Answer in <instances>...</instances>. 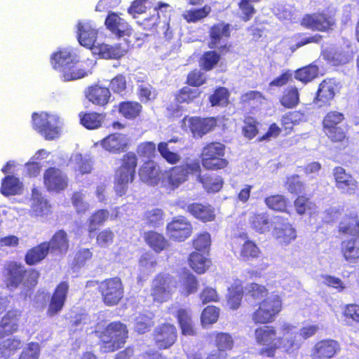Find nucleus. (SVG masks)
I'll return each instance as SVG.
<instances>
[{"mask_svg": "<svg viewBox=\"0 0 359 359\" xmlns=\"http://www.w3.org/2000/svg\"><path fill=\"white\" fill-rule=\"evenodd\" d=\"M214 339V345L218 351L226 353L233 347V340L231 334L226 332H215L210 335Z\"/></svg>", "mask_w": 359, "mask_h": 359, "instance_id": "6e6d98bb", "label": "nucleus"}, {"mask_svg": "<svg viewBox=\"0 0 359 359\" xmlns=\"http://www.w3.org/2000/svg\"><path fill=\"white\" fill-rule=\"evenodd\" d=\"M201 172L198 161L189 160L171 167L167 172L166 180L169 188L175 190L181 184L188 181L189 175H196Z\"/></svg>", "mask_w": 359, "mask_h": 359, "instance_id": "9d476101", "label": "nucleus"}, {"mask_svg": "<svg viewBox=\"0 0 359 359\" xmlns=\"http://www.w3.org/2000/svg\"><path fill=\"white\" fill-rule=\"evenodd\" d=\"M127 81L126 76L118 74L112 78L109 83V88L115 94L124 96L127 93Z\"/></svg>", "mask_w": 359, "mask_h": 359, "instance_id": "338daca9", "label": "nucleus"}, {"mask_svg": "<svg viewBox=\"0 0 359 359\" xmlns=\"http://www.w3.org/2000/svg\"><path fill=\"white\" fill-rule=\"evenodd\" d=\"M245 290L246 296L254 302L261 301L269 296V290L266 286L255 282L248 284Z\"/></svg>", "mask_w": 359, "mask_h": 359, "instance_id": "052dcab7", "label": "nucleus"}, {"mask_svg": "<svg viewBox=\"0 0 359 359\" xmlns=\"http://www.w3.org/2000/svg\"><path fill=\"white\" fill-rule=\"evenodd\" d=\"M251 227L257 232L263 233L269 230L270 219L266 212H257L250 220Z\"/></svg>", "mask_w": 359, "mask_h": 359, "instance_id": "bf43d9fd", "label": "nucleus"}, {"mask_svg": "<svg viewBox=\"0 0 359 359\" xmlns=\"http://www.w3.org/2000/svg\"><path fill=\"white\" fill-rule=\"evenodd\" d=\"M109 217V212L107 209H99L94 211L88 218V232L91 237L98 227L102 226Z\"/></svg>", "mask_w": 359, "mask_h": 359, "instance_id": "c03bdc74", "label": "nucleus"}, {"mask_svg": "<svg viewBox=\"0 0 359 359\" xmlns=\"http://www.w3.org/2000/svg\"><path fill=\"white\" fill-rule=\"evenodd\" d=\"M145 243L156 253L167 250L170 245L165 236L154 230L145 231L143 234Z\"/></svg>", "mask_w": 359, "mask_h": 359, "instance_id": "c85d7f7f", "label": "nucleus"}, {"mask_svg": "<svg viewBox=\"0 0 359 359\" xmlns=\"http://www.w3.org/2000/svg\"><path fill=\"white\" fill-rule=\"evenodd\" d=\"M229 92L225 87L217 88L209 96L208 100L212 107L226 106L229 103Z\"/></svg>", "mask_w": 359, "mask_h": 359, "instance_id": "e2e57ef3", "label": "nucleus"}, {"mask_svg": "<svg viewBox=\"0 0 359 359\" xmlns=\"http://www.w3.org/2000/svg\"><path fill=\"white\" fill-rule=\"evenodd\" d=\"M193 248L198 252L208 251L211 245L210 235L203 231L196 235L191 241Z\"/></svg>", "mask_w": 359, "mask_h": 359, "instance_id": "0e129e2a", "label": "nucleus"}, {"mask_svg": "<svg viewBox=\"0 0 359 359\" xmlns=\"http://www.w3.org/2000/svg\"><path fill=\"white\" fill-rule=\"evenodd\" d=\"M175 318L182 335L194 336L196 334L191 313L189 309L180 308L176 312Z\"/></svg>", "mask_w": 359, "mask_h": 359, "instance_id": "72a5a7b5", "label": "nucleus"}, {"mask_svg": "<svg viewBox=\"0 0 359 359\" xmlns=\"http://www.w3.org/2000/svg\"><path fill=\"white\" fill-rule=\"evenodd\" d=\"M261 254V250L256 243L250 239L244 241L240 250V258L244 262L257 259L260 257Z\"/></svg>", "mask_w": 359, "mask_h": 359, "instance_id": "de8ad7c7", "label": "nucleus"}, {"mask_svg": "<svg viewBox=\"0 0 359 359\" xmlns=\"http://www.w3.org/2000/svg\"><path fill=\"white\" fill-rule=\"evenodd\" d=\"M97 290L102 302L107 306L118 304L124 296V286L119 277L106 278L97 283Z\"/></svg>", "mask_w": 359, "mask_h": 359, "instance_id": "ddd939ff", "label": "nucleus"}, {"mask_svg": "<svg viewBox=\"0 0 359 359\" xmlns=\"http://www.w3.org/2000/svg\"><path fill=\"white\" fill-rule=\"evenodd\" d=\"M177 281L169 273L160 272L153 278L151 284V297L153 302L163 304L172 299L173 288L176 287Z\"/></svg>", "mask_w": 359, "mask_h": 359, "instance_id": "1a4fd4ad", "label": "nucleus"}, {"mask_svg": "<svg viewBox=\"0 0 359 359\" xmlns=\"http://www.w3.org/2000/svg\"><path fill=\"white\" fill-rule=\"evenodd\" d=\"M279 102L287 109H293L300 102L299 93L297 87L289 86L285 88L279 97Z\"/></svg>", "mask_w": 359, "mask_h": 359, "instance_id": "a18cd8bd", "label": "nucleus"}, {"mask_svg": "<svg viewBox=\"0 0 359 359\" xmlns=\"http://www.w3.org/2000/svg\"><path fill=\"white\" fill-rule=\"evenodd\" d=\"M22 346V341L17 337H11L0 344V356L8 358L14 355Z\"/></svg>", "mask_w": 359, "mask_h": 359, "instance_id": "13d9d810", "label": "nucleus"}, {"mask_svg": "<svg viewBox=\"0 0 359 359\" xmlns=\"http://www.w3.org/2000/svg\"><path fill=\"white\" fill-rule=\"evenodd\" d=\"M138 157L133 151L125 153L120 158V165L115 170L114 189L118 196L127 193L129 185L134 182L136 177Z\"/></svg>", "mask_w": 359, "mask_h": 359, "instance_id": "f03ea898", "label": "nucleus"}, {"mask_svg": "<svg viewBox=\"0 0 359 359\" xmlns=\"http://www.w3.org/2000/svg\"><path fill=\"white\" fill-rule=\"evenodd\" d=\"M201 94V91L198 88L184 86L177 91L175 100L178 104H189L198 99Z\"/></svg>", "mask_w": 359, "mask_h": 359, "instance_id": "09e8293b", "label": "nucleus"}, {"mask_svg": "<svg viewBox=\"0 0 359 359\" xmlns=\"http://www.w3.org/2000/svg\"><path fill=\"white\" fill-rule=\"evenodd\" d=\"M243 297V287L241 283H234L229 288L227 305L235 310L240 307Z\"/></svg>", "mask_w": 359, "mask_h": 359, "instance_id": "8fccbe9b", "label": "nucleus"}, {"mask_svg": "<svg viewBox=\"0 0 359 359\" xmlns=\"http://www.w3.org/2000/svg\"><path fill=\"white\" fill-rule=\"evenodd\" d=\"M69 289L67 281H61L56 285L48 304L47 316L52 318L62 311L67 299Z\"/></svg>", "mask_w": 359, "mask_h": 359, "instance_id": "f3484780", "label": "nucleus"}, {"mask_svg": "<svg viewBox=\"0 0 359 359\" xmlns=\"http://www.w3.org/2000/svg\"><path fill=\"white\" fill-rule=\"evenodd\" d=\"M244 126L242 128V133L245 137L252 140L258 134L257 125L259 124L256 118L251 116H246L243 120Z\"/></svg>", "mask_w": 359, "mask_h": 359, "instance_id": "69168bd1", "label": "nucleus"}, {"mask_svg": "<svg viewBox=\"0 0 359 359\" xmlns=\"http://www.w3.org/2000/svg\"><path fill=\"white\" fill-rule=\"evenodd\" d=\"M261 1L262 0H240L238 4V7L241 13L240 16L241 20L245 22L250 21L257 13L254 4Z\"/></svg>", "mask_w": 359, "mask_h": 359, "instance_id": "680f3d73", "label": "nucleus"}, {"mask_svg": "<svg viewBox=\"0 0 359 359\" xmlns=\"http://www.w3.org/2000/svg\"><path fill=\"white\" fill-rule=\"evenodd\" d=\"M152 337L155 346L158 349H168L176 342L177 330L173 324L163 323L155 327Z\"/></svg>", "mask_w": 359, "mask_h": 359, "instance_id": "2eb2a0df", "label": "nucleus"}, {"mask_svg": "<svg viewBox=\"0 0 359 359\" xmlns=\"http://www.w3.org/2000/svg\"><path fill=\"white\" fill-rule=\"evenodd\" d=\"M231 35V26L224 22H220L214 24L210 29V41L208 47L211 49H215L219 43L222 37L229 38Z\"/></svg>", "mask_w": 359, "mask_h": 359, "instance_id": "473e14b6", "label": "nucleus"}, {"mask_svg": "<svg viewBox=\"0 0 359 359\" xmlns=\"http://www.w3.org/2000/svg\"><path fill=\"white\" fill-rule=\"evenodd\" d=\"M104 25L107 29L117 38L129 35L131 29L128 23L114 12L108 13L104 20Z\"/></svg>", "mask_w": 359, "mask_h": 359, "instance_id": "5701e85b", "label": "nucleus"}, {"mask_svg": "<svg viewBox=\"0 0 359 359\" xmlns=\"http://www.w3.org/2000/svg\"><path fill=\"white\" fill-rule=\"evenodd\" d=\"M319 68L316 65L310 64L294 71V78L306 84L318 77Z\"/></svg>", "mask_w": 359, "mask_h": 359, "instance_id": "603ef678", "label": "nucleus"}, {"mask_svg": "<svg viewBox=\"0 0 359 359\" xmlns=\"http://www.w3.org/2000/svg\"><path fill=\"white\" fill-rule=\"evenodd\" d=\"M198 182L208 194L219 192L223 187L224 180L221 176L206 173L205 175L196 174Z\"/></svg>", "mask_w": 359, "mask_h": 359, "instance_id": "f704fd0d", "label": "nucleus"}, {"mask_svg": "<svg viewBox=\"0 0 359 359\" xmlns=\"http://www.w3.org/2000/svg\"><path fill=\"white\" fill-rule=\"evenodd\" d=\"M294 207L297 213L304 215L311 213L316 209V204L306 194L299 195L294 201Z\"/></svg>", "mask_w": 359, "mask_h": 359, "instance_id": "5fc2aeb1", "label": "nucleus"}, {"mask_svg": "<svg viewBox=\"0 0 359 359\" xmlns=\"http://www.w3.org/2000/svg\"><path fill=\"white\" fill-rule=\"evenodd\" d=\"M226 146L219 142L207 143L200 154L202 166L207 170L217 171L226 169L229 160L225 158Z\"/></svg>", "mask_w": 359, "mask_h": 359, "instance_id": "423d86ee", "label": "nucleus"}, {"mask_svg": "<svg viewBox=\"0 0 359 359\" xmlns=\"http://www.w3.org/2000/svg\"><path fill=\"white\" fill-rule=\"evenodd\" d=\"M100 144L104 150L117 154L124 152L128 149L129 140L124 134L114 133L101 140Z\"/></svg>", "mask_w": 359, "mask_h": 359, "instance_id": "412c9836", "label": "nucleus"}, {"mask_svg": "<svg viewBox=\"0 0 359 359\" xmlns=\"http://www.w3.org/2000/svg\"><path fill=\"white\" fill-rule=\"evenodd\" d=\"M344 114L337 111H330L323 117V131L332 143H338L344 149L349 144L347 130L339 126L344 120Z\"/></svg>", "mask_w": 359, "mask_h": 359, "instance_id": "0eeeda50", "label": "nucleus"}, {"mask_svg": "<svg viewBox=\"0 0 359 359\" xmlns=\"http://www.w3.org/2000/svg\"><path fill=\"white\" fill-rule=\"evenodd\" d=\"M199 287L197 278L189 271H184L180 278V293L183 297H189L196 293Z\"/></svg>", "mask_w": 359, "mask_h": 359, "instance_id": "c9c22d12", "label": "nucleus"}, {"mask_svg": "<svg viewBox=\"0 0 359 359\" xmlns=\"http://www.w3.org/2000/svg\"><path fill=\"white\" fill-rule=\"evenodd\" d=\"M188 262L189 266L198 274L204 273L211 265V260L198 252H191Z\"/></svg>", "mask_w": 359, "mask_h": 359, "instance_id": "49530a36", "label": "nucleus"}, {"mask_svg": "<svg viewBox=\"0 0 359 359\" xmlns=\"http://www.w3.org/2000/svg\"><path fill=\"white\" fill-rule=\"evenodd\" d=\"M140 179L149 185H156L161 180V171L152 161H145L138 171Z\"/></svg>", "mask_w": 359, "mask_h": 359, "instance_id": "a878e982", "label": "nucleus"}, {"mask_svg": "<svg viewBox=\"0 0 359 359\" xmlns=\"http://www.w3.org/2000/svg\"><path fill=\"white\" fill-rule=\"evenodd\" d=\"M338 88L339 82L335 78L323 79L318 85L313 102L320 107L329 106Z\"/></svg>", "mask_w": 359, "mask_h": 359, "instance_id": "a211bd4d", "label": "nucleus"}, {"mask_svg": "<svg viewBox=\"0 0 359 359\" xmlns=\"http://www.w3.org/2000/svg\"><path fill=\"white\" fill-rule=\"evenodd\" d=\"M299 23L306 29L330 33L336 27L337 20L334 13L323 11L304 15Z\"/></svg>", "mask_w": 359, "mask_h": 359, "instance_id": "9b49d317", "label": "nucleus"}, {"mask_svg": "<svg viewBox=\"0 0 359 359\" xmlns=\"http://www.w3.org/2000/svg\"><path fill=\"white\" fill-rule=\"evenodd\" d=\"M177 137L170 139L168 142H161L158 144V151L161 156L165 160L167 163L171 165H175L180 161V156L177 152L170 151L168 148V143L177 142Z\"/></svg>", "mask_w": 359, "mask_h": 359, "instance_id": "4d7b16f0", "label": "nucleus"}, {"mask_svg": "<svg viewBox=\"0 0 359 359\" xmlns=\"http://www.w3.org/2000/svg\"><path fill=\"white\" fill-rule=\"evenodd\" d=\"M187 210L194 217L205 223L215 219V208L208 203H192L187 205Z\"/></svg>", "mask_w": 359, "mask_h": 359, "instance_id": "cd10ccee", "label": "nucleus"}, {"mask_svg": "<svg viewBox=\"0 0 359 359\" xmlns=\"http://www.w3.org/2000/svg\"><path fill=\"white\" fill-rule=\"evenodd\" d=\"M39 272L35 269H26L22 264L11 262L4 269V283L13 290L22 285L25 290L34 288L38 283Z\"/></svg>", "mask_w": 359, "mask_h": 359, "instance_id": "f257e3e1", "label": "nucleus"}, {"mask_svg": "<svg viewBox=\"0 0 359 359\" xmlns=\"http://www.w3.org/2000/svg\"><path fill=\"white\" fill-rule=\"evenodd\" d=\"M32 127L46 140H53L60 135V118L47 112H34L32 115Z\"/></svg>", "mask_w": 359, "mask_h": 359, "instance_id": "f8f14e48", "label": "nucleus"}, {"mask_svg": "<svg viewBox=\"0 0 359 359\" xmlns=\"http://www.w3.org/2000/svg\"><path fill=\"white\" fill-rule=\"evenodd\" d=\"M283 310V299L278 294H271L257 302L250 318L255 325L269 324L275 321Z\"/></svg>", "mask_w": 359, "mask_h": 359, "instance_id": "39448f33", "label": "nucleus"}, {"mask_svg": "<svg viewBox=\"0 0 359 359\" xmlns=\"http://www.w3.org/2000/svg\"><path fill=\"white\" fill-rule=\"evenodd\" d=\"M217 121V118L213 116H192L188 118L189 128L194 137H202L215 130Z\"/></svg>", "mask_w": 359, "mask_h": 359, "instance_id": "aec40b11", "label": "nucleus"}, {"mask_svg": "<svg viewBox=\"0 0 359 359\" xmlns=\"http://www.w3.org/2000/svg\"><path fill=\"white\" fill-rule=\"evenodd\" d=\"M220 60V55L215 50L205 51L201 57V66L205 71L212 70Z\"/></svg>", "mask_w": 359, "mask_h": 359, "instance_id": "774afa93", "label": "nucleus"}, {"mask_svg": "<svg viewBox=\"0 0 359 359\" xmlns=\"http://www.w3.org/2000/svg\"><path fill=\"white\" fill-rule=\"evenodd\" d=\"M86 97L93 104L100 107H104L109 102L111 93L109 88L107 87L94 85L88 88Z\"/></svg>", "mask_w": 359, "mask_h": 359, "instance_id": "7c9ffc66", "label": "nucleus"}, {"mask_svg": "<svg viewBox=\"0 0 359 359\" xmlns=\"http://www.w3.org/2000/svg\"><path fill=\"white\" fill-rule=\"evenodd\" d=\"M78 39L80 44L90 49H94L97 36V30L93 28L88 23L79 22L78 25Z\"/></svg>", "mask_w": 359, "mask_h": 359, "instance_id": "c756f323", "label": "nucleus"}, {"mask_svg": "<svg viewBox=\"0 0 359 359\" xmlns=\"http://www.w3.org/2000/svg\"><path fill=\"white\" fill-rule=\"evenodd\" d=\"M43 184L48 191L60 192L67 187L68 179L59 168L49 167L43 172Z\"/></svg>", "mask_w": 359, "mask_h": 359, "instance_id": "6ab92c4d", "label": "nucleus"}, {"mask_svg": "<svg viewBox=\"0 0 359 359\" xmlns=\"http://www.w3.org/2000/svg\"><path fill=\"white\" fill-rule=\"evenodd\" d=\"M211 7L205 4L199 8L186 10L183 14V19L188 23H196L205 19L211 13Z\"/></svg>", "mask_w": 359, "mask_h": 359, "instance_id": "864d4df0", "label": "nucleus"}, {"mask_svg": "<svg viewBox=\"0 0 359 359\" xmlns=\"http://www.w3.org/2000/svg\"><path fill=\"white\" fill-rule=\"evenodd\" d=\"M266 98L264 95L257 90H250L241 95L240 102L245 107L250 108V112L260 109Z\"/></svg>", "mask_w": 359, "mask_h": 359, "instance_id": "a19ab883", "label": "nucleus"}, {"mask_svg": "<svg viewBox=\"0 0 359 359\" xmlns=\"http://www.w3.org/2000/svg\"><path fill=\"white\" fill-rule=\"evenodd\" d=\"M266 207L277 212L291 214V204L289 199L283 194H272L266 196L264 200Z\"/></svg>", "mask_w": 359, "mask_h": 359, "instance_id": "2f4dec72", "label": "nucleus"}, {"mask_svg": "<svg viewBox=\"0 0 359 359\" xmlns=\"http://www.w3.org/2000/svg\"><path fill=\"white\" fill-rule=\"evenodd\" d=\"M332 174L337 189L346 193H350L356 189L357 181L341 166L335 167L333 169Z\"/></svg>", "mask_w": 359, "mask_h": 359, "instance_id": "393cba45", "label": "nucleus"}, {"mask_svg": "<svg viewBox=\"0 0 359 359\" xmlns=\"http://www.w3.org/2000/svg\"><path fill=\"white\" fill-rule=\"evenodd\" d=\"M356 225L357 215L352 213L346 214L339 222L337 231L341 236L353 235L355 236Z\"/></svg>", "mask_w": 359, "mask_h": 359, "instance_id": "3c124183", "label": "nucleus"}, {"mask_svg": "<svg viewBox=\"0 0 359 359\" xmlns=\"http://www.w3.org/2000/svg\"><path fill=\"white\" fill-rule=\"evenodd\" d=\"M23 189L22 183L13 175H6L1 180L0 192L4 196L20 194Z\"/></svg>", "mask_w": 359, "mask_h": 359, "instance_id": "ea45409f", "label": "nucleus"}, {"mask_svg": "<svg viewBox=\"0 0 359 359\" xmlns=\"http://www.w3.org/2000/svg\"><path fill=\"white\" fill-rule=\"evenodd\" d=\"M104 353L114 352L124 346L128 338V330L122 322L109 323L101 331L95 332Z\"/></svg>", "mask_w": 359, "mask_h": 359, "instance_id": "7ed1b4c3", "label": "nucleus"}, {"mask_svg": "<svg viewBox=\"0 0 359 359\" xmlns=\"http://www.w3.org/2000/svg\"><path fill=\"white\" fill-rule=\"evenodd\" d=\"M22 311L12 309L8 311L0 322V337L3 338L18 331Z\"/></svg>", "mask_w": 359, "mask_h": 359, "instance_id": "4be33fe9", "label": "nucleus"}, {"mask_svg": "<svg viewBox=\"0 0 359 359\" xmlns=\"http://www.w3.org/2000/svg\"><path fill=\"white\" fill-rule=\"evenodd\" d=\"M48 253L46 241H43L27 250L25 256V263L29 266L36 265L43 261Z\"/></svg>", "mask_w": 359, "mask_h": 359, "instance_id": "4c0bfd02", "label": "nucleus"}, {"mask_svg": "<svg viewBox=\"0 0 359 359\" xmlns=\"http://www.w3.org/2000/svg\"><path fill=\"white\" fill-rule=\"evenodd\" d=\"M118 113L128 120H134L138 117L142 110V106L137 101H121L114 106Z\"/></svg>", "mask_w": 359, "mask_h": 359, "instance_id": "e433bc0d", "label": "nucleus"}, {"mask_svg": "<svg viewBox=\"0 0 359 359\" xmlns=\"http://www.w3.org/2000/svg\"><path fill=\"white\" fill-rule=\"evenodd\" d=\"M254 339L261 346L259 355L262 357L273 358L279 348L282 338L277 336V330L273 325H260L254 330Z\"/></svg>", "mask_w": 359, "mask_h": 359, "instance_id": "6e6552de", "label": "nucleus"}, {"mask_svg": "<svg viewBox=\"0 0 359 359\" xmlns=\"http://www.w3.org/2000/svg\"><path fill=\"white\" fill-rule=\"evenodd\" d=\"M166 234L169 238L176 242H183L192 234L193 226L191 222L184 216L173 217L166 224Z\"/></svg>", "mask_w": 359, "mask_h": 359, "instance_id": "4468645a", "label": "nucleus"}, {"mask_svg": "<svg viewBox=\"0 0 359 359\" xmlns=\"http://www.w3.org/2000/svg\"><path fill=\"white\" fill-rule=\"evenodd\" d=\"M80 123L88 130L100 128L105 118L104 114L95 111H81L79 114Z\"/></svg>", "mask_w": 359, "mask_h": 359, "instance_id": "37998d69", "label": "nucleus"}, {"mask_svg": "<svg viewBox=\"0 0 359 359\" xmlns=\"http://www.w3.org/2000/svg\"><path fill=\"white\" fill-rule=\"evenodd\" d=\"M94 52L104 59H120L126 54V50L122 48L121 44H115L114 46L100 43L95 47Z\"/></svg>", "mask_w": 359, "mask_h": 359, "instance_id": "58836bf2", "label": "nucleus"}, {"mask_svg": "<svg viewBox=\"0 0 359 359\" xmlns=\"http://www.w3.org/2000/svg\"><path fill=\"white\" fill-rule=\"evenodd\" d=\"M48 250L57 255H65L69 249V239L67 231L64 229L56 231L49 241H46Z\"/></svg>", "mask_w": 359, "mask_h": 359, "instance_id": "b1692460", "label": "nucleus"}, {"mask_svg": "<svg viewBox=\"0 0 359 359\" xmlns=\"http://www.w3.org/2000/svg\"><path fill=\"white\" fill-rule=\"evenodd\" d=\"M343 258L349 264H355L359 260V237L353 236L343 240L340 244Z\"/></svg>", "mask_w": 359, "mask_h": 359, "instance_id": "bb28decb", "label": "nucleus"}, {"mask_svg": "<svg viewBox=\"0 0 359 359\" xmlns=\"http://www.w3.org/2000/svg\"><path fill=\"white\" fill-rule=\"evenodd\" d=\"M78 62L76 55L68 49L59 50L50 57L53 68L61 73L63 81L77 80L87 75L85 70L76 67Z\"/></svg>", "mask_w": 359, "mask_h": 359, "instance_id": "20e7f679", "label": "nucleus"}, {"mask_svg": "<svg viewBox=\"0 0 359 359\" xmlns=\"http://www.w3.org/2000/svg\"><path fill=\"white\" fill-rule=\"evenodd\" d=\"M339 342L333 339H323L313 345L310 351L311 359H334L341 352Z\"/></svg>", "mask_w": 359, "mask_h": 359, "instance_id": "dca6fc26", "label": "nucleus"}, {"mask_svg": "<svg viewBox=\"0 0 359 359\" xmlns=\"http://www.w3.org/2000/svg\"><path fill=\"white\" fill-rule=\"evenodd\" d=\"M273 234L276 240L281 244L287 245L297 238V232L292 225L287 222L280 226H276Z\"/></svg>", "mask_w": 359, "mask_h": 359, "instance_id": "79ce46f5", "label": "nucleus"}]
</instances>
